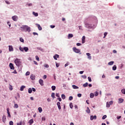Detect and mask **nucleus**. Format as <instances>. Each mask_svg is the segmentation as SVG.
<instances>
[{
	"mask_svg": "<svg viewBox=\"0 0 125 125\" xmlns=\"http://www.w3.org/2000/svg\"><path fill=\"white\" fill-rule=\"evenodd\" d=\"M21 31H24V32H28L30 33L31 32V27L27 25H23L21 27Z\"/></svg>",
	"mask_w": 125,
	"mask_h": 125,
	"instance_id": "nucleus-1",
	"label": "nucleus"
},
{
	"mask_svg": "<svg viewBox=\"0 0 125 125\" xmlns=\"http://www.w3.org/2000/svg\"><path fill=\"white\" fill-rule=\"evenodd\" d=\"M15 63L16 66H18V67H19V66H20V65H21V61L20 60V59L17 58L15 60Z\"/></svg>",
	"mask_w": 125,
	"mask_h": 125,
	"instance_id": "nucleus-2",
	"label": "nucleus"
},
{
	"mask_svg": "<svg viewBox=\"0 0 125 125\" xmlns=\"http://www.w3.org/2000/svg\"><path fill=\"white\" fill-rule=\"evenodd\" d=\"M73 49L74 52H75L76 53H80V52H81V50H80V49H77L76 47H73Z\"/></svg>",
	"mask_w": 125,
	"mask_h": 125,
	"instance_id": "nucleus-3",
	"label": "nucleus"
},
{
	"mask_svg": "<svg viewBox=\"0 0 125 125\" xmlns=\"http://www.w3.org/2000/svg\"><path fill=\"white\" fill-rule=\"evenodd\" d=\"M12 18L13 21H17V20H18V17H17V16H14Z\"/></svg>",
	"mask_w": 125,
	"mask_h": 125,
	"instance_id": "nucleus-4",
	"label": "nucleus"
},
{
	"mask_svg": "<svg viewBox=\"0 0 125 125\" xmlns=\"http://www.w3.org/2000/svg\"><path fill=\"white\" fill-rule=\"evenodd\" d=\"M30 79H31V80H32V81H35V80L36 79V76H35V75H34V74H32L30 76Z\"/></svg>",
	"mask_w": 125,
	"mask_h": 125,
	"instance_id": "nucleus-5",
	"label": "nucleus"
},
{
	"mask_svg": "<svg viewBox=\"0 0 125 125\" xmlns=\"http://www.w3.org/2000/svg\"><path fill=\"white\" fill-rule=\"evenodd\" d=\"M9 67L11 70H14V66H13V64H12V63H10Z\"/></svg>",
	"mask_w": 125,
	"mask_h": 125,
	"instance_id": "nucleus-6",
	"label": "nucleus"
},
{
	"mask_svg": "<svg viewBox=\"0 0 125 125\" xmlns=\"http://www.w3.org/2000/svg\"><path fill=\"white\" fill-rule=\"evenodd\" d=\"M124 99L119 98V99H118V103H119V104H120L121 103H123V102H124Z\"/></svg>",
	"mask_w": 125,
	"mask_h": 125,
	"instance_id": "nucleus-7",
	"label": "nucleus"
},
{
	"mask_svg": "<svg viewBox=\"0 0 125 125\" xmlns=\"http://www.w3.org/2000/svg\"><path fill=\"white\" fill-rule=\"evenodd\" d=\"M36 25H37V26L38 27V28L39 31H42V26H41V25H40V24L37 23V24H36Z\"/></svg>",
	"mask_w": 125,
	"mask_h": 125,
	"instance_id": "nucleus-8",
	"label": "nucleus"
},
{
	"mask_svg": "<svg viewBox=\"0 0 125 125\" xmlns=\"http://www.w3.org/2000/svg\"><path fill=\"white\" fill-rule=\"evenodd\" d=\"M7 112L8 114V117H9V118H11V115H10V112H9V108H7Z\"/></svg>",
	"mask_w": 125,
	"mask_h": 125,
	"instance_id": "nucleus-9",
	"label": "nucleus"
},
{
	"mask_svg": "<svg viewBox=\"0 0 125 125\" xmlns=\"http://www.w3.org/2000/svg\"><path fill=\"white\" fill-rule=\"evenodd\" d=\"M57 105L58 106L59 110H61V105H61V104H60V102H58L57 103Z\"/></svg>",
	"mask_w": 125,
	"mask_h": 125,
	"instance_id": "nucleus-10",
	"label": "nucleus"
},
{
	"mask_svg": "<svg viewBox=\"0 0 125 125\" xmlns=\"http://www.w3.org/2000/svg\"><path fill=\"white\" fill-rule=\"evenodd\" d=\"M13 47L12 45H9V51H13Z\"/></svg>",
	"mask_w": 125,
	"mask_h": 125,
	"instance_id": "nucleus-11",
	"label": "nucleus"
},
{
	"mask_svg": "<svg viewBox=\"0 0 125 125\" xmlns=\"http://www.w3.org/2000/svg\"><path fill=\"white\" fill-rule=\"evenodd\" d=\"M39 83L41 84V85H42V86L43 85V81L42 80V79H40Z\"/></svg>",
	"mask_w": 125,
	"mask_h": 125,
	"instance_id": "nucleus-12",
	"label": "nucleus"
},
{
	"mask_svg": "<svg viewBox=\"0 0 125 125\" xmlns=\"http://www.w3.org/2000/svg\"><path fill=\"white\" fill-rule=\"evenodd\" d=\"M28 123L29 124V125H33V124H34V120L33 119H30Z\"/></svg>",
	"mask_w": 125,
	"mask_h": 125,
	"instance_id": "nucleus-13",
	"label": "nucleus"
},
{
	"mask_svg": "<svg viewBox=\"0 0 125 125\" xmlns=\"http://www.w3.org/2000/svg\"><path fill=\"white\" fill-rule=\"evenodd\" d=\"M5 121H6V117L5 116V115H3L2 116V122H3V123H4L5 122Z\"/></svg>",
	"mask_w": 125,
	"mask_h": 125,
	"instance_id": "nucleus-14",
	"label": "nucleus"
},
{
	"mask_svg": "<svg viewBox=\"0 0 125 125\" xmlns=\"http://www.w3.org/2000/svg\"><path fill=\"white\" fill-rule=\"evenodd\" d=\"M53 57L55 60H57V58H59V56L58 54H56Z\"/></svg>",
	"mask_w": 125,
	"mask_h": 125,
	"instance_id": "nucleus-15",
	"label": "nucleus"
},
{
	"mask_svg": "<svg viewBox=\"0 0 125 125\" xmlns=\"http://www.w3.org/2000/svg\"><path fill=\"white\" fill-rule=\"evenodd\" d=\"M86 54L87 56L88 57V58L89 59V60H91V56H90V53H87Z\"/></svg>",
	"mask_w": 125,
	"mask_h": 125,
	"instance_id": "nucleus-16",
	"label": "nucleus"
},
{
	"mask_svg": "<svg viewBox=\"0 0 125 125\" xmlns=\"http://www.w3.org/2000/svg\"><path fill=\"white\" fill-rule=\"evenodd\" d=\"M85 42V36H83L82 39V43H84Z\"/></svg>",
	"mask_w": 125,
	"mask_h": 125,
	"instance_id": "nucleus-17",
	"label": "nucleus"
},
{
	"mask_svg": "<svg viewBox=\"0 0 125 125\" xmlns=\"http://www.w3.org/2000/svg\"><path fill=\"white\" fill-rule=\"evenodd\" d=\"M32 14L35 16V17H38L39 16V14L38 13H36L35 12H33Z\"/></svg>",
	"mask_w": 125,
	"mask_h": 125,
	"instance_id": "nucleus-18",
	"label": "nucleus"
},
{
	"mask_svg": "<svg viewBox=\"0 0 125 125\" xmlns=\"http://www.w3.org/2000/svg\"><path fill=\"white\" fill-rule=\"evenodd\" d=\"M86 112L88 114H90V109H89V107H87V109L86 110Z\"/></svg>",
	"mask_w": 125,
	"mask_h": 125,
	"instance_id": "nucleus-19",
	"label": "nucleus"
},
{
	"mask_svg": "<svg viewBox=\"0 0 125 125\" xmlns=\"http://www.w3.org/2000/svg\"><path fill=\"white\" fill-rule=\"evenodd\" d=\"M23 50H24L25 52H27V51L29 50V48H28L27 47H23Z\"/></svg>",
	"mask_w": 125,
	"mask_h": 125,
	"instance_id": "nucleus-20",
	"label": "nucleus"
},
{
	"mask_svg": "<svg viewBox=\"0 0 125 125\" xmlns=\"http://www.w3.org/2000/svg\"><path fill=\"white\" fill-rule=\"evenodd\" d=\"M25 87H26V86H25L24 85L21 86L20 88L21 91H23V90H24V88H25Z\"/></svg>",
	"mask_w": 125,
	"mask_h": 125,
	"instance_id": "nucleus-21",
	"label": "nucleus"
},
{
	"mask_svg": "<svg viewBox=\"0 0 125 125\" xmlns=\"http://www.w3.org/2000/svg\"><path fill=\"white\" fill-rule=\"evenodd\" d=\"M72 87L74 88V89H78L79 87L78 86H76L75 85H72Z\"/></svg>",
	"mask_w": 125,
	"mask_h": 125,
	"instance_id": "nucleus-22",
	"label": "nucleus"
},
{
	"mask_svg": "<svg viewBox=\"0 0 125 125\" xmlns=\"http://www.w3.org/2000/svg\"><path fill=\"white\" fill-rule=\"evenodd\" d=\"M90 98H93V97H94V94H93V93H90Z\"/></svg>",
	"mask_w": 125,
	"mask_h": 125,
	"instance_id": "nucleus-23",
	"label": "nucleus"
},
{
	"mask_svg": "<svg viewBox=\"0 0 125 125\" xmlns=\"http://www.w3.org/2000/svg\"><path fill=\"white\" fill-rule=\"evenodd\" d=\"M38 110L39 113H42V107H39Z\"/></svg>",
	"mask_w": 125,
	"mask_h": 125,
	"instance_id": "nucleus-24",
	"label": "nucleus"
},
{
	"mask_svg": "<svg viewBox=\"0 0 125 125\" xmlns=\"http://www.w3.org/2000/svg\"><path fill=\"white\" fill-rule=\"evenodd\" d=\"M112 70L113 71H116V70H117V66L114 65L112 67Z\"/></svg>",
	"mask_w": 125,
	"mask_h": 125,
	"instance_id": "nucleus-25",
	"label": "nucleus"
},
{
	"mask_svg": "<svg viewBox=\"0 0 125 125\" xmlns=\"http://www.w3.org/2000/svg\"><path fill=\"white\" fill-rule=\"evenodd\" d=\"M73 37H74L73 34H68V39H70L71 38H73Z\"/></svg>",
	"mask_w": 125,
	"mask_h": 125,
	"instance_id": "nucleus-26",
	"label": "nucleus"
},
{
	"mask_svg": "<svg viewBox=\"0 0 125 125\" xmlns=\"http://www.w3.org/2000/svg\"><path fill=\"white\" fill-rule=\"evenodd\" d=\"M51 88H52V90L54 91L55 90V89H56V86H52Z\"/></svg>",
	"mask_w": 125,
	"mask_h": 125,
	"instance_id": "nucleus-27",
	"label": "nucleus"
},
{
	"mask_svg": "<svg viewBox=\"0 0 125 125\" xmlns=\"http://www.w3.org/2000/svg\"><path fill=\"white\" fill-rule=\"evenodd\" d=\"M87 85H88V83H85L83 84V87H86V86H87Z\"/></svg>",
	"mask_w": 125,
	"mask_h": 125,
	"instance_id": "nucleus-28",
	"label": "nucleus"
},
{
	"mask_svg": "<svg viewBox=\"0 0 125 125\" xmlns=\"http://www.w3.org/2000/svg\"><path fill=\"white\" fill-rule=\"evenodd\" d=\"M37 49H38V50H41V51L43 52V49H42V47H38Z\"/></svg>",
	"mask_w": 125,
	"mask_h": 125,
	"instance_id": "nucleus-29",
	"label": "nucleus"
},
{
	"mask_svg": "<svg viewBox=\"0 0 125 125\" xmlns=\"http://www.w3.org/2000/svg\"><path fill=\"white\" fill-rule=\"evenodd\" d=\"M19 49L21 51H24V48L21 47V46L20 47Z\"/></svg>",
	"mask_w": 125,
	"mask_h": 125,
	"instance_id": "nucleus-30",
	"label": "nucleus"
},
{
	"mask_svg": "<svg viewBox=\"0 0 125 125\" xmlns=\"http://www.w3.org/2000/svg\"><path fill=\"white\" fill-rule=\"evenodd\" d=\"M121 92L122 93H123V94H125V89H123L121 90Z\"/></svg>",
	"mask_w": 125,
	"mask_h": 125,
	"instance_id": "nucleus-31",
	"label": "nucleus"
},
{
	"mask_svg": "<svg viewBox=\"0 0 125 125\" xmlns=\"http://www.w3.org/2000/svg\"><path fill=\"white\" fill-rule=\"evenodd\" d=\"M32 88H29L28 89V93H32Z\"/></svg>",
	"mask_w": 125,
	"mask_h": 125,
	"instance_id": "nucleus-32",
	"label": "nucleus"
},
{
	"mask_svg": "<svg viewBox=\"0 0 125 125\" xmlns=\"http://www.w3.org/2000/svg\"><path fill=\"white\" fill-rule=\"evenodd\" d=\"M113 64H114V62H110L108 63V64L110 65H113Z\"/></svg>",
	"mask_w": 125,
	"mask_h": 125,
	"instance_id": "nucleus-33",
	"label": "nucleus"
},
{
	"mask_svg": "<svg viewBox=\"0 0 125 125\" xmlns=\"http://www.w3.org/2000/svg\"><path fill=\"white\" fill-rule=\"evenodd\" d=\"M62 99H65V98H66V96H65V95L62 94Z\"/></svg>",
	"mask_w": 125,
	"mask_h": 125,
	"instance_id": "nucleus-34",
	"label": "nucleus"
},
{
	"mask_svg": "<svg viewBox=\"0 0 125 125\" xmlns=\"http://www.w3.org/2000/svg\"><path fill=\"white\" fill-rule=\"evenodd\" d=\"M110 104H109V102L106 103V107L107 108H110Z\"/></svg>",
	"mask_w": 125,
	"mask_h": 125,
	"instance_id": "nucleus-35",
	"label": "nucleus"
},
{
	"mask_svg": "<svg viewBox=\"0 0 125 125\" xmlns=\"http://www.w3.org/2000/svg\"><path fill=\"white\" fill-rule=\"evenodd\" d=\"M69 106H70V108H71V109H73V103H70Z\"/></svg>",
	"mask_w": 125,
	"mask_h": 125,
	"instance_id": "nucleus-36",
	"label": "nucleus"
},
{
	"mask_svg": "<svg viewBox=\"0 0 125 125\" xmlns=\"http://www.w3.org/2000/svg\"><path fill=\"white\" fill-rule=\"evenodd\" d=\"M51 97H52V98H54V97H55V93H52L51 94Z\"/></svg>",
	"mask_w": 125,
	"mask_h": 125,
	"instance_id": "nucleus-37",
	"label": "nucleus"
},
{
	"mask_svg": "<svg viewBox=\"0 0 125 125\" xmlns=\"http://www.w3.org/2000/svg\"><path fill=\"white\" fill-rule=\"evenodd\" d=\"M106 118H107V115H104L102 117V119L103 120H105V119H106Z\"/></svg>",
	"mask_w": 125,
	"mask_h": 125,
	"instance_id": "nucleus-38",
	"label": "nucleus"
},
{
	"mask_svg": "<svg viewBox=\"0 0 125 125\" xmlns=\"http://www.w3.org/2000/svg\"><path fill=\"white\" fill-rule=\"evenodd\" d=\"M18 107H19V106L18 105V104H14V108H18Z\"/></svg>",
	"mask_w": 125,
	"mask_h": 125,
	"instance_id": "nucleus-39",
	"label": "nucleus"
},
{
	"mask_svg": "<svg viewBox=\"0 0 125 125\" xmlns=\"http://www.w3.org/2000/svg\"><path fill=\"white\" fill-rule=\"evenodd\" d=\"M20 42H24V39H23V38H21L20 39Z\"/></svg>",
	"mask_w": 125,
	"mask_h": 125,
	"instance_id": "nucleus-40",
	"label": "nucleus"
},
{
	"mask_svg": "<svg viewBox=\"0 0 125 125\" xmlns=\"http://www.w3.org/2000/svg\"><path fill=\"white\" fill-rule=\"evenodd\" d=\"M107 35H108V33L105 32V33H104V39H105V38H106V36H107Z\"/></svg>",
	"mask_w": 125,
	"mask_h": 125,
	"instance_id": "nucleus-41",
	"label": "nucleus"
},
{
	"mask_svg": "<svg viewBox=\"0 0 125 125\" xmlns=\"http://www.w3.org/2000/svg\"><path fill=\"white\" fill-rule=\"evenodd\" d=\"M36 59L37 60V61H40V58H39V56H36Z\"/></svg>",
	"mask_w": 125,
	"mask_h": 125,
	"instance_id": "nucleus-42",
	"label": "nucleus"
},
{
	"mask_svg": "<svg viewBox=\"0 0 125 125\" xmlns=\"http://www.w3.org/2000/svg\"><path fill=\"white\" fill-rule=\"evenodd\" d=\"M9 89H10V90H12L13 89L12 85H10V86H9Z\"/></svg>",
	"mask_w": 125,
	"mask_h": 125,
	"instance_id": "nucleus-43",
	"label": "nucleus"
},
{
	"mask_svg": "<svg viewBox=\"0 0 125 125\" xmlns=\"http://www.w3.org/2000/svg\"><path fill=\"white\" fill-rule=\"evenodd\" d=\"M26 76H29L30 75V72L27 71L26 72V73H25Z\"/></svg>",
	"mask_w": 125,
	"mask_h": 125,
	"instance_id": "nucleus-44",
	"label": "nucleus"
},
{
	"mask_svg": "<svg viewBox=\"0 0 125 125\" xmlns=\"http://www.w3.org/2000/svg\"><path fill=\"white\" fill-rule=\"evenodd\" d=\"M69 100H70V101H71V100H73V97L72 96H70L69 97Z\"/></svg>",
	"mask_w": 125,
	"mask_h": 125,
	"instance_id": "nucleus-45",
	"label": "nucleus"
},
{
	"mask_svg": "<svg viewBox=\"0 0 125 125\" xmlns=\"http://www.w3.org/2000/svg\"><path fill=\"white\" fill-rule=\"evenodd\" d=\"M90 120H91V121H93V120H94V116L93 115L90 116Z\"/></svg>",
	"mask_w": 125,
	"mask_h": 125,
	"instance_id": "nucleus-46",
	"label": "nucleus"
},
{
	"mask_svg": "<svg viewBox=\"0 0 125 125\" xmlns=\"http://www.w3.org/2000/svg\"><path fill=\"white\" fill-rule=\"evenodd\" d=\"M98 94H99V93L98 92L96 91L95 93V96H98Z\"/></svg>",
	"mask_w": 125,
	"mask_h": 125,
	"instance_id": "nucleus-47",
	"label": "nucleus"
},
{
	"mask_svg": "<svg viewBox=\"0 0 125 125\" xmlns=\"http://www.w3.org/2000/svg\"><path fill=\"white\" fill-rule=\"evenodd\" d=\"M46 78H47V76L46 75H44L43 76V79L44 80H45V79H46Z\"/></svg>",
	"mask_w": 125,
	"mask_h": 125,
	"instance_id": "nucleus-48",
	"label": "nucleus"
},
{
	"mask_svg": "<svg viewBox=\"0 0 125 125\" xmlns=\"http://www.w3.org/2000/svg\"><path fill=\"white\" fill-rule=\"evenodd\" d=\"M82 78H83V79H86V76H85V75H82Z\"/></svg>",
	"mask_w": 125,
	"mask_h": 125,
	"instance_id": "nucleus-49",
	"label": "nucleus"
},
{
	"mask_svg": "<svg viewBox=\"0 0 125 125\" xmlns=\"http://www.w3.org/2000/svg\"><path fill=\"white\" fill-rule=\"evenodd\" d=\"M88 80L89 82H92L91 78L88 77Z\"/></svg>",
	"mask_w": 125,
	"mask_h": 125,
	"instance_id": "nucleus-50",
	"label": "nucleus"
},
{
	"mask_svg": "<svg viewBox=\"0 0 125 125\" xmlns=\"http://www.w3.org/2000/svg\"><path fill=\"white\" fill-rule=\"evenodd\" d=\"M56 66L57 68H58V67H59V66H60L59 63H57V62H56Z\"/></svg>",
	"mask_w": 125,
	"mask_h": 125,
	"instance_id": "nucleus-51",
	"label": "nucleus"
},
{
	"mask_svg": "<svg viewBox=\"0 0 125 125\" xmlns=\"http://www.w3.org/2000/svg\"><path fill=\"white\" fill-rule=\"evenodd\" d=\"M44 67H45V68H48V67H49V65H48V64H45L44 65Z\"/></svg>",
	"mask_w": 125,
	"mask_h": 125,
	"instance_id": "nucleus-52",
	"label": "nucleus"
},
{
	"mask_svg": "<svg viewBox=\"0 0 125 125\" xmlns=\"http://www.w3.org/2000/svg\"><path fill=\"white\" fill-rule=\"evenodd\" d=\"M9 125H13V122H12V121H10V122H9Z\"/></svg>",
	"mask_w": 125,
	"mask_h": 125,
	"instance_id": "nucleus-53",
	"label": "nucleus"
},
{
	"mask_svg": "<svg viewBox=\"0 0 125 125\" xmlns=\"http://www.w3.org/2000/svg\"><path fill=\"white\" fill-rule=\"evenodd\" d=\"M76 45L77 46H80V45H82V44L81 43H77Z\"/></svg>",
	"mask_w": 125,
	"mask_h": 125,
	"instance_id": "nucleus-54",
	"label": "nucleus"
},
{
	"mask_svg": "<svg viewBox=\"0 0 125 125\" xmlns=\"http://www.w3.org/2000/svg\"><path fill=\"white\" fill-rule=\"evenodd\" d=\"M56 96L59 98L60 97V96L59 95V93H56Z\"/></svg>",
	"mask_w": 125,
	"mask_h": 125,
	"instance_id": "nucleus-55",
	"label": "nucleus"
},
{
	"mask_svg": "<svg viewBox=\"0 0 125 125\" xmlns=\"http://www.w3.org/2000/svg\"><path fill=\"white\" fill-rule=\"evenodd\" d=\"M17 125H22V121H21L20 123H17Z\"/></svg>",
	"mask_w": 125,
	"mask_h": 125,
	"instance_id": "nucleus-56",
	"label": "nucleus"
},
{
	"mask_svg": "<svg viewBox=\"0 0 125 125\" xmlns=\"http://www.w3.org/2000/svg\"><path fill=\"white\" fill-rule=\"evenodd\" d=\"M50 28H51V29H53V28H55V25H50Z\"/></svg>",
	"mask_w": 125,
	"mask_h": 125,
	"instance_id": "nucleus-57",
	"label": "nucleus"
},
{
	"mask_svg": "<svg viewBox=\"0 0 125 125\" xmlns=\"http://www.w3.org/2000/svg\"><path fill=\"white\" fill-rule=\"evenodd\" d=\"M109 104L110 105H112V104H113V101H111L110 102H108Z\"/></svg>",
	"mask_w": 125,
	"mask_h": 125,
	"instance_id": "nucleus-58",
	"label": "nucleus"
},
{
	"mask_svg": "<svg viewBox=\"0 0 125 125\" xmlns=\"http://www.w3.org/2000/svg\"><path fill=\"white\" fill-rule=\"evenodd\" d=\"M33 34L34 35V36H36V35L38 36V33H37L36 32H33Z\"/></svg>",
	"mask_w": 125,
	"mask_h": 125,
	"instance_id": "nucleus-59",
	"label": "nucleus"
},
{
	"mask_svg": "<svg viewBox=\"0 0 125 125\" xmlns=\"http://www.w3.org/2000/svg\"><path fill=\"white\" fill-rule=\"evenodd\" d=\"M5 2H6V3H7V4H10V2H9V1H8L6 0Z\"/></svg>",
	"mask_w": 125,
	"mask_h": 125,
	"instance_id": "nucleus-60",
	"label": "nucleus"
},
{
	"mask_svg": "<svg viewBox=\"0 0 125 125\" xmlns=\"http://www.w3.org/2000/svg\"><path fill=\"white\" fill-rule=\"evenodd\" d=\"M78 96L79 97H82V94H78Z\"/></svg>",
	"mask_w": 125,
	"mask_h": 125,
	"instance_id": "nucleus-61",
	"label": "nucleus"
},
{
	"mask_svg": "<svg viewBox=\"0 0 125 125\" xmlns=\"http://www.w3.org/2000/svg\"><path fill=\"white\" fill-rule=\"evenodd\" d=\"M21 124L22 125H25V121H22V122H21Z\"/></svg>",
	"mask_w": 125,
	"mask_h": 125,
	"instance_id": "nucleus-62",
	"label": "nucleus"
},
{
	"mask_svg": "<svg viewBox=\"0 0 125 125\" xmlns=\"http://www.w3.org/2000/svg\"><path fill=\"white\" fill-rule=\"evenodd\" d=\"M32 90L33 91H34V92H35L36 91V89L35 88H32Z\"/></svg>",
	"mask_w": 125,
	"mask_h": 125,
	"instance_id": "nucleus-63",
	"label": "nucleus"
},
{
	"mask_svg": "<svg viewBox=\"0 0 125 125\" xmlns=\"http://www.w3.org/2000/svg\"><path fill=\"white\" fill-rule=\"evenodd\" d=\"M42 121H45V118L44 117H42Z\"/></svg>",
	"mask_w": 125,
	"mask_h": 125,
	"instance_id": "nucleus-64",
	"label": "nucleus"
}]
</instances>
